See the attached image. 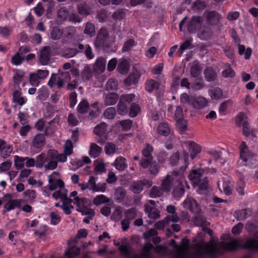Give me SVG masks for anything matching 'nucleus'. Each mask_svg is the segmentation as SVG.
Instances as JSON below:
<instances>
[{
  "label": "nucleus",
  "instance_id": "f257e3e1",
  "mask_svg": "<svg viewBox=\"0 0 258 258\" xmlns=\"http://www.w3.org/2000/svg\"><path fill=\"white\" fill-rule=\"evenodd\" d=\"M238 247L258 250V240L253 238L247 239L242 245H241L239 241L236 239L227 242H216L212 240L209 243V254L214 255L226 251H233Z\"/></svg>",
  "mask_w": 258,
  "mask_h": 258
},
{
  "label": "nucleus",
  "instance_id": "f03ea898",
  "mask_svg": "<svg viewBox=\"0 0 258 258\" xmlns=\"http://www.w3.org/2000/svg\"><path fill=\"white\" fill-rule=\"evenodd\" d=\"M184 170L179 171H173L170 174H167L163 179L161 187L164 191L168 192L172 187H173V194L175 197H180L184 192V186L187 185V182L185 180Z\"/></svg>",
  "mask_w": 258,
  "mask_h": 258
},
{
  "label": "nucleus",
  "instance_id": "7ed1b4c3",
  "mask_svg": "<svg viewBox=\"0 0 258 258\" xmlns=\"http://www.w3.org/2000/svg\"><path fill=\"white\" fill-rule=\"evenodd\" d=\"M204 173L203 169H195L192 170L188 176L189 179L192 181L194 187L197 188V190L200 194L206 191L209 185L208 178L204 175Z\"/></svg>",
  "mask_w": 258,
  "mask_h": 258
},
{
  "label": "nucleus",
  "instance_id": "20e7f679",
  "mask_svg": "<svg viewBox=\"0 0 258 258\" xmlns=\"http://www.w3.org/2000/svg\"><path fill=\"white\" fill-rule=\"evenodd\" d=\"M47 156L50 160L45 166V171L56 169L57 166V162L67 161L69 156L64 153L59 154L56 150H49L47 152Z\"/></svg>",
  "mask_w": 258,
  "mask_h": 258
},
{
  "label": "nucleus",
  "instance_id": "39448f33",
  "mask_svg": "<svg viewBox=\"0 0 258 258\" xmlns=\"http://www.w3.org/2000/svg\"><path fill=\"white\" fill-rule=\"evenodd\" d=\"M71 78V75L68 72L61 73L60 76L56 74H52L47 84L50 88H53L56 85L59 89L63 86L65 82L70 81Z\"/></svg>",
  "mask_w": 258,
  "mask_h": 258
},
{
  "label": "nucleus",
  "instance_id": "423d86ee",
  "mask_svg": "<svg viewBox=\"0 0 258 258\" xmlns=\"http://www.w3.org/2000/svg\"><path fill=\"white\" fill-rule=\"evenodd\" d=\"M240 157L244 162V165H248L250 163L253 164V161H255L257 158V157L248 150L247 145L244 142H242L240 145Z\"/></svg>",
  "mask_w": 258,
  "mask_h": 258
},
{
  "label": "nucleus",
  "instance_id": "0eeeda50",
  "mask_svg": "<svg viewBox=\"0 0 258 258\" xmlns=\"http://www.w3.org/2000/svg\"><path fill=\"white\" fill-rule=\"evenodd\" d=\"M217 184L219 189L226 195L229 196L232 194L233 184L229 177H224L222 181H218Z\"/></svg>",
  "mask_w": 258,
  "mask_h": 258
},
{
  "label": "nucleus",
  "instance_id": "6e6552de",
  "mask_svg": "<svg viewBox=\"0 0 258 258\" xmlns=\"http://www.w3.org/2000/svg\"><path fill=\"white\" fill-rule=\"evenodd\" d=\"M204 16L207 24L211 26L217 25L222 19V16L215 11L206 12Z\"/></svg>",
  "mask_w": 258,
  "mask_h": 258
},
{
  "label": "nucleus",
  "instance_id": "1a4fd4ad",
  "mask_svg": "<svg viewBox=\"0 0 258 258\" xmlns=\"http://www.w3.org/2000/svg\"><path fill=\"white\" fill-rule=\"evenodd\" d=\"M57 174V172H54L48 176V189L50 190H56L55 192H59L61 189L65 188L64 182L60 179H55L53 178V175Z\"/></svg>",
  "mask_w": 258,
  "mask_h": 258
},
{
  "label": "nucleus",
  "instance_id": "9d476101",
  "mask_svg": "<svg viewBox=\"0 0 258 258\" xmlns=\"http://www.w3.org/2000/svg\"><path fill=\"white\" fill-rule=\"evenodd\" d=\"M38 61L41 65H47L51 58V48L50 46H44L40 50L38 56Z\"/></svg>",
  "mask_w": 258,
  "mask_h": 258
},
{
  "label": "nucleus",
  "instance_id": "9b49d317",
  "mask_svg": "<svg viewBox=\"0 0 258 258\" xmlns=\"http://www.w3.org/2000/svg\"><path fill=\"white\" fill-rule=\"evenodd\" d=\"M108 38V31L104 28L100 29L94 42L95 47L96 48H100L105 46Z\"/></svg>",
  "mask_w": 258,
  "mask_h": 258
},
{
  "label": "nucleus",
  "instance_id": "f8f14e48",
  "mask_svg": "<svg viewBox=\"0 0 258 258\" xmlns=\"http://www.w3.org/2000/svg\"><path fill=\"white\" fill-rule=\"evenodd\" d=\"M203 23V18L201 16H194L187 25V30L190 33H194L200 29Z\"/></svg>",
  "mask_w": 258,
  "mask_h": 258
},
{
  "label": "nucleus",
  "instance_id": "ddd939ff",
  "mask_svg": "<svg viewBox=\"0 0 258 258\" xmlns=\"http://www.w3.org/2000/svg\"><path fill=\"white\" fill-rule=\"evenodd\" d=\"M106 60L103 57H99L93 65V72L94 75H100L105 70Z\"/></svg>",
  "mask_w": 258,
  "mask_h": 258
},
{
  "label": "nucleus",
  "instance_id": "4468645a",
  "mask_svg": "<svg viewBox=\"0 0 258 258\" xmlns=\"http://www.w3.org/2000/svg\"><path fill=\"white\" fill-rule=\"evenodd\" d=\"M208 100L201 96H194L192 99L191 101V106L193 108L200 110L202 109L208 105Z\"/></svg>",
  "mask_w": 258,
  "mask_h": 258
},
{
  "label": "nucleus",
  "instance_id": "2eb2a0df",
  "mask_svg": "<svg viewBox=\"0 0 258 258\" xmlns=\"http://www.w3.org/2000/svg\"><path fill=\"white\" fill-rule=\"evenodd\" d=\"M183 207L191 212L197 214L200 211V208L197 201L191 197H187L183 203Z\"/></svg>",
  "mask_w": 258,
  "mask_h": 258
},
{
  "label": "nucleus",
  "instance_id": "dca6fc26",
  "mask_svg": "<svg viewBox=\"0 0 258 258\" xmlns=\"http://www.w3.org/2000/svg\"><path fill=\"white\" fill-rule=\"evenodd\" d=\"M59 120L60 118L58 116H56L53 120L48 122L45 127L44 133L46 135H50L55 132L59 124Z\"/></svg>",
  "mask_w": 258,
  "mask_h": 258
},
{
  "label": "nucleus",
  "instance_id": "f3484780",
  "mask_svg": "<svg viewBox=\"0 0 258 258\" xmlns=\"http://www.w3.org/2000/svg\"><path fill=\"white\" fill-rule=\"evenodd\" d=\"M67 192L68 191L66 188H62L59 192H53L52 197L56 200L60 199L63 203L71 205L73 200L67 197Z\"/></svg>",
  "mask_w": 258,
  "mask_h": 258
},
{
  "label": "nucleus",
  "instance_id": "a211bd4d",
  "mask_svg": "<svg viewBox=\"0 0 258 258\" xmlns=\"http://www.w3.org/2000/svg\"><path fill=\"white\" fill-rule=\"evenodd\" d=\"M13 151V148L11 145H6L4 140H0V153L2 157L7 158L10 156Z\"/></svg>",
  "mask_w": 258,
  "mask_h": 258
},
{
  "label": "nucleus",
  "instance_id": "6ab92c4d",
  "mask_svg": "<svg viewBox=\"0 0 258 258\" xmlns=\"http://www.w3.org/2000/svg\"><path fill=\"white\" fill-rule=\"evenodd\" d=\"M140 77V72L138 70L134 69L133 73L124 81V82L127 86L135 84L138 82Z\"/></svg>",
  "mask_w": 258,
  "mask_h": 258
},
{
  "label": "nucleus",
  "instance_id": "aec40b11",
  "mask_svg": "<svg viewBox=\"0 0 258 258\" xmlns=\"http://www.w3.org/2000/svg\"><path fill=\"white\" fill-rule=\"evenodd\" d=\"M204 75L205 80L209 82L214 81L217 77L215 70L211 67H207L205 69Z\"/></svg>",
  "mask_w": 258,
  "mask_h": 258
},
{
  "label": "nucleus",
  "instance_id": "412c9836",
  "mask_svg": "<svg viewBox=\"0 0 258 258\" xmlns=\"http://www.w3.org/2000/svg\"><path fill=\"white\" fill-rule=\"evenodd\" d=\"M45 138L42 134L36 135L33 139L32 146L36 149H40L44 146Z\"/></svg>",
  "mask_w": 258,
  "mask_h": 258
},
{
  "label": "nucleus",
  "instance_id": "4be33fe9",
  "mask_svg": "<svg viewBox=\"0 0 258 258\" xmlns=\"http://www.w3.org/2000/svg\"><path fill=\"white\" fill-rule=\"evenodd\" d=\"M202 68L198 60L194 61L190 69V74L193 78H198L201 74Z\"/></svg>",
  "mask_w": 258,
  "mask_h": 258
},
{
  "label": "nucleus",
  "instance_id": "5701e85b",
  "mask_svg": "<svg viewBox=\"0 0 258 258\" xmlns=\"http://www.w3.org/2000/svg\"><path fill=\"white\" fill-rule=\"evenodd\" d=\"M36 164L37 168H41L43 167L45 168V166L47 164H45L46 162L47 163L50 160L47 156V154L46 155L44 153H41L40 154L37 155L36 157Z\"/></svg>",
  "mask_w": 258,
  "mask_h": 258
},
{
  "label": "nucleus",
  "instance_id": "b1692460",
  "mask_svg": "<svg viewBox=\"0 0 258 258\" xmlns=\"http://www.w3.org/2000/svg\"><path fill=\"white\" fill-rule=\"evenodd\" d=\"M96 178L94 176H90L87 182L79 183V186L82 190L89 189L94 192V188Z\"/></svg>",
  "mask_w": 258,
  "mask_h": 258
},
{
  "label": "nucleus",
  "instance_id": "393cba45",
  "mask_svg": "<svg viewBox=\"0 0 258 258\" xmlns=\"http://www.w3.org/2000/svg\"><path fill=\"white\" fill-rule=\"evenodd\" d=\"M160 86V83L153 79L147 80L145 83V90L149 93L153 92L154 90H158Z\"/></svg>",
  "mask_w": 258,
  "mask_h": 258
},
{
  "label": "nucleus",
  "instance_id": "a878e982",
  "mask_svg": "<svg viewBox=\"0 0 258 258\" xmlns=\"http://www.w3.org/2000/svg\"><path fill=\"white\" fill-rule=\"evenodd\" d=\"M118 100V95L116 93H111L108 94L104 97V104L106 106L114 105Z\"/></svg>",
  "mask_w": 258,
  "mask_h": 258
},
{
  "label": "nucleus",
  "instance_id": "bb28decb",
  "mask_svg": "<svg viewBox=\"0 0 258 258\" xmlns=\"http://www.w3.org/2000/svg\"><path fill=\"white\" fill-rule=\"evenodd\" d=\"M113 165L116 169L120 171H123L127 167L126 159L121 156H119L115 159Z\"/></svg>",
  "mask_w": 258,
  "mask_h": 258
},
{
  "label": "nucleus",
  "instance_id": "cd10ccee",
  "mask_svg": "<svg viewBox=\"0 0 258 258\" xmlns=\"http://www.w3.org/2000/svg\"><path fill=\"white\" fill-rule=\"evenodd\" d=\"M209 94L212 99L218 100L223 98V93L219 87H214L209 90Z\"/></svg>",
  "mask_w": 258,
  "mask_h": 258
},
{
  "label": "nucleus",
  "instance_id": "c85d7f7f",
  "mask_svg": "<svg viewBox=\"0 0 258 258\" xmlns=\"http://www.w3.org/2000/svg\"><path fill=\"white\" fill-rule=\"evenodd\" d=\"M235 76V72L229 64L224 65V70L222 72V76L225 78H233Z\"/></svg>",
  "mask_w": 258,
  "mask_h": 258
},
{
  "label": "nucleus",
  "instance_id": "c756f323",
  "mask_svg": "<svg viewBox=\"0 0 258 258\" xmlns=\"http://www.w3.org/2000/svg\"><path fill=\"white\" fill-rule=\"evenodd\" d=\"M145 211L148 213V217L150 218L156 219L160 217V212L157 209L151 207L150 205H146Z\"/></svg>",
  "mask_w": 258,
  "mask_h": 258
},
{
  "label": "nucleus",
  "instance_id": "7c9ffc66",
  "mask_svg": "<svg viewBox=\"0 0 258 258\" xmlns=\"http://www.w3.org/2000/svg\"><path fill=\"white\" fill-rule=\"evenodd\" d=\"M189 151L190 152V157L194 159L196 156L201 151V147L194 142H190L189 144Z\"/></svg>",
  "mask_w": 258,
  "mask_h": 258
},
{
  "label": "nucleus",
  "instance_id": "2f4dec72",
  "mask_svg": "<svg viewBox=\"0 0 258 258\" xmlns=\"http://www.w3.org/2000/svg\"><path fill=\"white\" fill-rule=\"evenodd\" d=\"M81 76L82 80L84 82L90 81L92 77V72L90 66L89 64L85 65L81 73Z\"/></svg>",
  "mask_w": 258,
  "mask_h": 258
},
{
  "label": "nucleus",
  "instance_id": "473e14b6",
  "mask_svg": "<svg viewBox=\"0 0 258 258\" xmlns=\"http://www.w3.org/2000/svg\"><path fill=\"white\" fill-rule=\"evenodd\" d=\"M13 100L14 102L20 106H22L26 102V99L22 96V93L19 90H16L13 93Z\"/></svg>",
  "mask_w": 258,
  "mask_h": 258
},
{
  "label": "nucleus",
  "instance_id": "72a5a7b5",
  "mask_svg": "<svg viewBox=\"0 0 258 258\" xmlns=\"http://www.w3.org/2000/svg\"><path fill=\"white\" fill-rule=\"evenodd\" d=\"M102 149L95 143H91L90 146L89 155L91 157L96 158L100 155Z\"/></svg>",
  "mask_w": 258,
  "mask_h": 258
},
{
  "label": "nucleus",
  "instance_id": "f704fd0d",
  "mask_svg": "<svg viewBox=\"0 0 258 258\" xmlns=\"http://www.w3.org/2000/svg\"><path fill=\"white\" fill-rule=\"evenodd\" d=\"M115 199L117 202H122L126 196V191L122 187H118L115 190Z\"/></svg>",
  "mask_w": 258,
  "mask_h": 258
},
{
  "label": "nucleus",
  "instance_id": "c9c22d12",
  "mask_svg": "<svg viewBox=\"0 0 258 258\" xmlns=\"http://www.w3.org/2000/svg\"><path fill=\"white\" fill-rule=\"evenodd\" d=\"M110 199L104 195H97L93 200V203L96 206L101 204H108Z\"/></svg>",
  "mask_w": 258,
  "mask_h": 258
},
{
  "label": "nucleus",
  "instance_id": "e433bc0d",
  "mask_svg": "<svg viewBox=\"0 0 258 258\" xmlns=\"http://www.w3.org/2000/svg\"><path fill=\"white\" fill-rule=\"evenodd\" d=\"M164 192L162 188L159 186H153L149 191V197L151 198H156L161 197Z\"/></svg>",
  "mask_w": 258,
  "mask_h": 258
},
{
  "label": "nucleus",
  "instance_id": "4c0bfd02",
  "mask_svg": "<svg viewBox=\"0 0 258 258\" xmlns=\"http://www.w3.org/2000/svg\"><path fill=\"white\" fill-rule=\"evenodd\" d=\"M21 201V200L15 199L13 200L10 203H9L8 205H6V206H5L4 207V213L9 212L12 210H14L17 207H20Z\"/></svg>",
  "mask_w": 258,
  "mask_h": 258
},
{
  "label": "nucleus",
  "instance_id": "58836bf2",
  "mask_svg": "<svg viewBox=\"0 0 258 258\" xmlns=\"http://www.w3.org/2000/svg\"><path fill=\"white\" fill-rule=\"evenodd\" d=\"M193 223L195 225L202 227L206 226L209 224L205 218L202 215H198L196 216L193 220Z\"/></svg>",
  "mask_w": 258,
  "mask_h": 258
},
{
  "label": "nucleus",
  "instance_id": "ea45409f",
  "mask_svg": "<svg viewBox=\"0 0 258 258\" xmlns=\"http://www.w3.org/2000/svg\"><path fill=\"white\" fill-rule=\"evenodd\" d=\"M170 131V127L166 122L160 123L157 128V132L161 135L166 136Z\"/></svg>",
  "mask_w": 258,
  "mask_h": 258
},
{
  "label": "nucleus",
  "instance_id": "a19ab883",
  "mask_svg": "<svg viewBox=\"0 0 258 258\" xmlns=\"http://www.w3.org/2000/svg\"><path fill=\"white\" fill-rule=\"evenodd\" d=\"M238 53L241 55L244 54V58L246 59H248L251 54L252 49L250 47H248L245 49V47L243 45L238 44Z\"/></svg>",
  "mask_w": 258,
  "mask_h": 258
},
{
  "label": "nucleus",
  "instance_id": "79ce46f5",
  "mask_svg": "<svg viewBox=\"0 0 258 258\" xmlns=\"http://www.w3.org/2000/svg\"><path fill=\"white\" fill-rule=\"evenodd\" d=\"M79 53V51L75 48H68L62 53L61 55L66 58L73 57Z\"/></svg>",
  "mask_w": 258,
  "mask_h": 258
},
{
  "label": "nucleus",
  "instance_id": "37998d69",
  "mask_svg": "<svg viewBox=\"0 0 258 258\" xmlns=\"http://www.w3.org/2000/svg\"><path fill=\"white\" fill-rule=\"evenodd\" d=\"M250 215L249 210L247 209H241L237 211L234 213V216L238 220H242L246 219Z\"/></svg>",
  "mask_w": 258,
  "mask_h": 258
},
{
  "label": "nucleus",
  "instance_id": "c03bdc74",
  "mask_svg": "<svg viewBox=\"0 0 258 258\" xmlns=\"http://www.w3.org/2000/svg\"><path fill=\"white\" fill-rule=\"evenodd\" d=\"M107 125L106 123L102 122L96 125L94 130V134L97 136H102L105 134Z\"/></svg>",
  "mask_w": 258,
  "mask_h": 258
},
{
  "label": "nucleus",
  "instance_id": "a18cd8bd",
  "mask_svg": "<svg viewBox=\"0 0 258 258\" xmlns=\"http://www.w3.org/2000/svg\"><path fill=\"white\" fill-rule=\"evenodd\" d=\"M153 248V245L150 243H146L142 249L141 253L146 258H151L152 255L150 251Z\"/></svg>",
  "mask_w": 258,
  "mask_h": 258
},
{
  "label": "nucleus",
  "instance_id": "49530a36",
  "mask_svg": "<svg viewBox=\"0 0 258 258\" xmlns=\"http://www.w3.org/2000/svg\"><path fill=\"white\" fill-rule=\"evenodd\" d=\"M74 203L77 206V209H82L88 205V200L85 198H79L76 197L74 199Z\"/></svg>",
  "mask_w": 258,
  "mask_h": 258
},
{
  "label": "nucleus",
  "instance_id": "de8ad7c7",
  "mask_svg": "<svg viewBox=\"0 0 258 258\" xmlns=\"http://www.w3.org/2000/svg\"><path fill=\"white\" fill-rule=\"evenodd\" d=\"M118 87V81L113 78L109 79L106 84V89L107 91H114Z\"/></svg>",
  "mask_w": 258,
  "mask_h": 258
},
{
  "label": "nucleus",
  "instance_id": "09e8293b",
  "mask_svg": "<svg viewBox=\"0 0 258 258\" xmlns=\"http://www.w3.org/2000/svg\"><path fill=\"white\" fill-rule=\"evenodd\" d=\"M26 160V157H19L17 155L14 156V165L17 169H22L24 166V162Z\"/></svg>",
  "mask_w": 258,
  "mask_h": 258
},
{
  "label": "nucleus",
  "instance_id": "8fccbe9b",
  "mask_svg": "<svg viewBox=\"0 0 258 258\" xmlns=\"http://www.w3.org/2000/svg\"><path fill=\"white\" fill-rule=\"evenodd\" d=\"M69 12L66 8L62 7L60 8L57 11V21L60 22L64 20L67 18Z\"/></svg>",
  "mask_w": 258,
  "mask_h": 258
},
{
  "label": "nucleus",
  "instance_id": "3c124183",
  "mask_svg": "<svg viewBox=\"0 0 258 258\" xmlns=\"http://www.w3.org/2000/svg\"><path fill=\"white\" fill-rule=\"evenodd\" d=\"M176 120L177 127L179 132L180 133V134H183L187 129L186 121L183 118L177 119Z\"/></svg>",
  "mask_w": 258,
  "mask_h": 258
},
{
  "label": "nucleus",
  "instance_id": "603ef678",
  "mask_svg": "<svg viewBox=\"0 0 258 258\" xmlns=\"http://www.w3.org/2000/svg\"><path fill=\"white\" fill-rule=\"evenodd\" d=\"M129 70V66L126 60H122L118 65L117 70L121 74H126Z\"/></svg>",
  "mask_w": 258,
  "mask_h": 258
},
{
  "label": "nucleus",
  "instance_id": "864d4df0",
  "mask_svg": "<svg viewBox=\"0 0 258 258\" xmlns=\"http://www.w3.org/2000/svg\"><path fill=\"white\" fill-rule=\"evenodd\" d=\"M89 108L88 102L86 100L81 101L78 106V111L80 113H86Z\"/></svg>",
  "mask_w": 258,
  "mask_h": 258
},
{
  "label": "nucleus",
  "instance_id": "5fc2aeb1",
  "mask_svg": "<svg viewBox=\"0 0 258 258\" xmlns=\"http://www.w3.org/2000/svg\"><path fill=\"white\" fill-rule=\"evenodd\" d=\"M80 249L76 246L71 247L66 252V255L69 258L77 256L80 254Z\"/></svg>",
  "mask_w": 258,
  "mask_h": 258
},
{
  "label": "nucleus",
  "instance_id": "6e6d98bb",
  "mask_svg": "<svg viewBox=\"0 0 258 258\" xmlns=\"http://www.w3.org/2000/svg\"><path fill=\"white\" fill-rule=\"evenodd\" d=\"M212 32L209 28H204L201 32L199 34V37L201 39L208 40L212 36Z\"/></svg>",
  "mask_w": 258,
  "mask_h": 258
},
{
  "label": "nucleus",
  "instance_id": "4d7b16f0",
  "mask_svg": "<svg viewBox=\"0 0 258 258\" xmlns=\"http://www.w3.org/2000/svg\"><path fill=\"white\" fill-rule=\"evenodd\" d=\"M137 43L132 39H128L125 41L122 48V51L123 52H127L130 50L134 46L136 45Z\"/></svg>",
  "mask_w": 258,
  "mask_h": 258
},
{
  "label": "nucleus",
  "instance_id": "13d9d810",
  "mask_svg": "<svg viewBox=\"0 0 258 258\" xmlns=\"http://www.w3.org/2000/svg\"><path fill=\"white\" fill-rule=\"evenodd\" d=\"M63 34L62 30L57 28H53L50 33L51 38L54 40L59 39Z\"/></svg>",
  "mask_w": 258,
  "mask_h": 258
},
{
  "label": "nucleus",
  "instance_id": "bf43d9fd",
  "mask_svg": "<svg viewBox=\"0 0 258 258\" xmlns=\"http://www.w3.org/2000/svg\"><path fill=\"white\" fill-rule=\"evenodd\" d=\"M24 56L21 55L18 52L12 56L11 62L15 66H19L23 62Z\"/></svg>",
  "mask_w": 258,
  "mask_h": 258
},
{
  "label": "nucleus",
  "instance_id": "052dcab7",
  "mask_svg": "<svg viewBox=\"0 0 258 258\" xmlns=\"http://www.w3.org/2000/svg\"><path fill=\"white\" fill-rule=\"evenodd\" d=\"M153 151L152 146L149 144H147L145 148L142 150V153L145 158L153 159L152 153Z\"/></svg>",
  "mask_w": 258,
  "mask_h": 258
},
{
  "label": "nucleus",
  "instance_id": "680f3d73",
  "mask_svg": "<svg viewBox=\"0 0 258 258\" xmlns=\"http://www.w3.org/2000/svg\"><path fill=\"white\" fill-rule=\"evenodd\" d=\"M125 13L123 9H118L112 15V18L114 20H120L125 17Z\"/></svg>",
  "mask_w": 258,
  "mask_h": 258
},
{
  "label": "nucleus",
  "instance_id": "e2e57ef3",
  "mask_svg": "<svg viewBox=\"0 0 258 258\" xmlns=\"http://www.w3.org/2000/svg\"><path fill=\"white\" fill-rule=\"evenodd\" d=\"M117 111L121 115H124L127 114L128 109L125 104L119 100L117 104Z\"/></svg>",
  "mask_w": 258,
  "mask_h": 258
},
{
  "label": "nucleus",
  "instance_id": "0e129e2a",
  "mask_svg": "<svg viewBox=\"0 0 258 258\" xmlns=\"http://www.w3.org/2000/svg\"><path fill=\"white\" fill-rule=\"evenodd\" d=\"M25 198L27 201H33L36 197V191L34 190L27 189L23 193Z\"/></svg>",
  "mask_w": 258,
  "mask_h": 258
},
{
  "label": "nucleus",
  "instance_id": "69168bd1",
  "mask_svg": "<svg viewBox=\"0 0 258 258\" xmlns=\"http://www.w3.org/2000/svg\"><path fill=\"white\" fill-rule=\"evenodd\" d=\"M125 219L128 221L134 219L137 217V213L135 208H131L126 210L124 213Z\"/></svg>",
  "mask_w": 258,
  "mask_h": 258
},
{
  "label": "nucleus",
  "instance_id": "338daca9",
  "mask_svg": "<svg viewBox=\"0 0 258 258\" xmlns=\"http://www.w3.org/2000/svg\"><path fill=\"white\" fill-rule=\"evenodd\" d=\"M116 115V110L114 107H110L107 108L104 112V116L107 119H113Z\"/></svg>",
  "mask_w": 258,
  "mask_h": 258
},
{
  "label": "nucleus",
  "instance_id": "774afa93",
  "mask_svg": "<svg viewBox=\"0 0 258 258\" xmlns=\"http://www.w3.org/2000/svg\"><path fill=\"white\" fill-rule=\"evenodd\" d=\"M50 223L53 225H57L60 221L61 217L56 212H51L49 214Z\"/></svg>",
  "mask_w": 258,
  "mask_h": 258
}]
</instances>
